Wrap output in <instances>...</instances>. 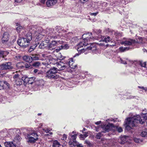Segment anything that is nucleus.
I'll return each mask as SVG.
<instances>
[{"instance_id": "29", "label": "nucleus", "mask_w": 147, "mask_h": 147, "mask_svg": "<svg viewBox=\"0 0 147 147\" xmlns=\"http://www.w3.org/2000/svg\"><path fill=\"white\" fill-rule=\"evenodd\" d=\"M130 48L129 47H121L119 48V50L120 51L123 52L126 51L128 50Z\"/></svg>"}, {"instance_id": "40", "label": "nucleus", "mask_w": 147, "mask_h": 147, "mask_svg": "<svg viewBox=\"0 0 147 147\" xmlns=\"http://www.w3.org/2000/svg\"><path fill=\"white\" fill-rule=\"evenodd\" d=\"M147 135V132L145 131H142L141 134V135L143 137H145Z\"/></svg>"}, {"instance_id": "9", "label": "nucleus", "mask_w": 147, "mask_h": 147, "mask_svg": "<svg viewBox=\"0 0 147 147\" xmlns=\"http://www.w3.org/2000/svg\"><path fill=\"white\" fill-rule=\"evenodd\" d=\"M138 42L135 40L132 39H129L125 41H121V45H124L125 46H129L135 44Z\"/></svg>"}, {"instance_id": "42", "label": "nucleus", "mask_w": 147, "mask_h": 147, "mask_svg": "<svg viewBox=\"0 0 147 147\" xmlns=\"http://www.w3.org/2000/svg\"><path fill=\"white\" fill-rule=\"evenodd\" d=\"M142 116L145 120H147V113L143 114L142 115Z\"/></svg>"}, {"instance_id": "45", "label": "nucleus", "mask_w": 147, "mask_h": 147, "mask_svg": "<svg viewBox=\"0 0 147 147\" xmlns=\"http://www.w3.org/2000/svg\"><path fill=\"white\" fill-rule=\"evenodd\" d=\"M75 145H73V146H76L77 147H83V146L81 144H79L78 142H76V144H75Z\"/></svg>"}, {"instance_id": "1", "label": "nucleus", "mask_w": 147, "mask_h": 147, "mask_svg": "<svg viewBox=\"0 0 147 147\" xmlns=\"http://www.w3.org/2000/svg\"><path fill=\"white\" fill-rule=\"evenodd\" d=\"M144 122L142 119H140V117L139 115L134 116L133 117H129L127 119L126 121V128L130 129L131 127L136 126L137 125V123H140L142 124Z\"/></svg>"}, {"instance_id": "14", "label": "nucleus", "mask_w": 147, "mask_h": 147, "mask_svg": "<svg viewBox=\"0 0 147 147\" xmlns=\"http://www.w3.org/2000/svg\"><path fill=\"white\" fill-rule=\"evenodd\" d=\"M99 37L101 38L99 40L100 41L105 42L106 43L110 42L111 41L110 37L109 36H107L106 37L100 35Z\"/></svg>"}, {"instance_id": "11", "label": "nucleus", "mask_w": 147, "mask_h": 147, "mask_svg": "<svg viewBox=\"0 0 147 147\" xmlns=\"http://www.w3.org/2000/svg\"><path fill=\"white\" fill-rule=\"evenodd\" d=\"M76 135L74 134L71 136V138H69V143L70 145H75L77 142L76 141Z\"/></svg>"}, {"instance_id": "28", "label": "nucleus", "mask_w": 147, "mask_h": 147, "mask_svg": "<svg viewBox=\"0 0 147 147\" xmlns=\"http://www.w3.org/2000/svg\"><path fill=\"white\" fill-rule=\"evenodd\" d=\"M60 144L57 140H55L53 142V147H59Z\"/></svg>"}, {"instance_id": "21", "label": "nucleus", "mask_w": 147, "mask_h": 147, "mask_svg": "<svg viewBox=\"0 0 147 147\" xmlns=\"http://www.w3.org/2000/svg\"><path fill=\"white\" fill-rule=\"evenodd\" d=\"M38 30H40V31L38 33L37 32V37L38 36V38H37L38 40H40L41 38H42L43 36V34H40L42 33V28L40 27H39V28H38Z\"/></svg>"}, {"instance_id": "39", "label": "nucleus", "mask_w": 147, "mask_h": 147, "mask_svg": "<svg viewBox=\"0 0 147 147\" xmlns=\"http://www.w3.org/2000/svg\"><path fill=\"white\" fill-rule=\"evenodd\" d=\"M44 64V63L43 62H40L39 61H37V67H40V68L42 67L43 68V67L42 66Z\"/></svg>"}, {"instance_id": "53", "label": "nucleus", "mask_w": 147, "mask_h": 147, "mask_svg": "<svg viewBox=\"0 0 147 147\" xmlns=\"http://www.w3.org/2000/svg\"><path fill=\"white\" fill-rule=\"evenodd\" d=\"M140 41H139V43L140 44H143L144 43L142 42V39L141 38H140Z\"/></svg>"}, {"instance_id": "55", "label": "nucleus", "mask_w": 147, "mask_h": 147, "mask_svg": "<svg viewBox=\"0 0 147 147\" xmlns=\"http://www.w3.org/2000/svg\"><path fill=\"white\" fill-rule=\"evenodd\" d=\"M101 123V121H97V122H95V123L96 125H98V124H100Z\"/></svg>"}, {"instance_id": "7", "label": "nucleus", "mask_w": 147, "mask_h": 147, "mask_svg": "<svg viewBox=\"0 0 147 147\" xmlns=\"http://www.w3.org/2000/svg\"><path fill=\"white\" fill-rule=\"evenodd\" d=\"M91 35V33H88V34H84L82 36V38L83 39L82 42H83L84 44L86 43L85 42L86 41H90L94 39L93 37H90L89 36Z\"/></svg>"}, {"instance_id": "61", "label": "nucleus", "mask_w": 147, "mask_h": 147, "mask_svg": "<svg viewBox=\"0 0 147 147\" xmlns=\"http://www.w3.org/2000/svg\"><path fill=\"white\" fill-rule=\"evenodd\" d=\"M144 90L145 91H147V88L146 87H144Z\"/></svg>"}, {"instance_id": "37", "label": "nucleus", "mask_w": 147, "mask_h": 147, "mask_svg": "<svg viewBox=\"0 0 147 147\" xmlns=\"http://www.w3.org/2000/svg\"><path fill=\"white\" fill-rule=\"evenodd\" d=\"M102 136V134L101 132H99L98 133H97L96 134V138L98 139H100V138Z\"/></svg>"}, {"instance_id": "52", "label": "nucleus", "mask_w": 147, "mask_h": 147, "mask_svg": "<svg viewBox=\"0 0 147 147\" xmlns=\"http://www.w3.org/2000/svg\"><path fill=\"white\" fill-rule=\"evenodd\" d=\"M80 2L82 3H84L88 1V0H80Z\"/></svg>"}, {"instance_id": "34", "label": "nucleus", "mask_w": 147, "mask_h": 147, "mask_svg": "<svg viewBox=\"0 0 147 147\" xmlns=\"http://www.w3.org/2000/svg\"><path fill=\"white\" fill-rule=\"evenodd\" d=\"M20 73H18L17 72H16L15 74L13 76V78L14 79H16L18 78H19L20 77Z\"/></svg>"}, {"instance_id": "27", "label": "nucleus", "mask_w": 147, "mask_h": 147, "mask_svg": "<svg viewBox=\"0 0 147 147\" xmlns=\"http://www.w3.org/2000/svg\"><path fill=\"white\" fill-rule=\"evenodd\" d=\"M126 137V136H124L120 138V141L119 142L121 144H123L125 142Z\"/></svg>"}, {"instance_id": "13", "label": "nucleus", "mask_w": 147, "mask_h": 147, "mask_svg": "<svg viewBox=\"0 0 147 147\" xmlns=\"http://www.w3.org/2000/svg\"><path fill=\"white\" fill-rule=\"evenodd\" d=\"M57 1V0H48L46 2V5L48 7H51L55 5Z\"/></svg>"}, {"instance_id": "5", "label": "nucleus", "mask_w": 147, "mask_h": 147, "mask_svg": "<svg viewBox=\"0 0 147 147\" xmlns=\"http://www.w3.org/2000/svg\"><path fill=\"white\" fill-rule=\"evenodd\" d=\"M13 69L11 62H6L0 64V69L2 70H10Z\"/></svg>"}, {"instance_id": "17", "label": "nucleus", "mask_w": 147, "mask_h": 147, "mask_svg": "<svg viewBox=\"0 0 147 147\" xmlns=\"http://www.w3.org/2000/svg\"><path fill=\"white\" fill-rule=\"evenodd\" d=\"M37 66V62H36L33 64L32 65L30 63H26L25 64V67L26 68L30 69L32 68V66L35 67Z\"/></svg>"}, {"instance_id": "50", "label": "nucleus", "mask_w": 147, "mask_h": 147, "mask_svg": "<svg viewBox=\"0 0 147 147\" xmlns=\"http://www.w3.org/2000/svg\"><path fill=\"white\" fill-rule=\"evenodd\" d=\"M42 129L46 133H48L50 131L49 129L47 128L43 129Z\"/></svg>"}, {"instance_id": "57", "label": "nucleus", "mask_w": 147, "mask_h": 147, "mask_svg": "<svg viewBox=\"0 0 147 147\" xmlns=\"http://www.w3.org/2000/svg\"><path fill=\"white\" fill-rule=\"evenodd\" d=\"M46 0H40V2L44 4L45 3Z\"/></svg>"}, {"instance_id": "18", "label": "nucleus", "mask_w": 147, "mask_h": 147, "mask_svg": "<svg viewBox=\"0 0 147 147\" xmlns=\"http://www.w3.org/2000/svg\"><path fill=\"white\" fill-rule=\"evenodd\" d=\"M44 82L43 80H40L37 81V88L38 87H39V90H40V88H42L43 86L44 85Z\"/></svg>"}, {"instance_id": "4", "label": "nucleus", "mask_w": 147, "mask_h": 147, "mask_svg": "<svg viewBox=\"0 0 147 147\" xmlns=\"http://www.w3.org/2000/svg\"><path fill=\"white\" fill-rule=\"evenodd\" d=\"M57 69V68L54 67L50 69L47 72L46 77L50 79H56L59 78V76L56 74Z\"/></svg>"}, {"instance_id": "3", "label": "nucleus", "mask_w": 147, "mask_h": 147, "mask_svg": "<svg viewBox=\"0 0 147 147\" xmlns=\"http://www.w3.org/2000/svg\"><path fill=\"white\" fill-rule=\"evenodd\" d=\"M88 44V43L84 44L83 42H80L78 45V51H81L82 52H83L85 51L89 52L90 51H94L96 50V47L95 45H91L90 46L86 48H84L83 47H85Z\"/></svg>"}, {"instance_id": "47", "label": "nucleus", "mask_w": 147, "mask_h": 147, "mask_svg": "<svg viewBox=\"0 0 147 147\" xmlns=\"http://www.w3.org/2000/svg\"><path fill=\"white\" fill-rule=\"evenodd\" d=\"M101 129V126L98 127H95V130L97 131H99Z\"/></svg>"}, {"instance_id": "51", "label": "nucleus", "mask_w": 147, "mask_h": 147, "mask_svg": "<svg viewBox=\"0 0 147 147\" xmlns=\"http://www.w3.org/2000/svg\"><path fill=\"white\" fill-rule=\"evenodd\" d=\"M85 143L86 144L88 145H90V144H91L90 143V142L88 140H86L85 141Z\"/></svg>"}, {"instance_id": "44", "label": "nucleus", "mask_w": 147, "mask_h": 147, "mask_svg": "<svg viewBox=\"0 0 147 147\" xmlns=\"http://www.w3.org/2000/svg\"><path fill=\"white\" fill-rule=\"evenodd\" d=\"M116 129H117V131L119 132H121L123 131L122 129V128H121V127H116Z\"/></svg>"}, {"instance_id": "59", "label": "nucleus", "mask_w": 147, "mask_h": 147, "mask_svg": "<svg viewBox=\"0 0 147 147\" xmlns=\"http://www.w3.org/2000/svg\"><path fill=\"white\" fill-rule=\"evenodd\" d=\"M16 137H17V139L18 140H20V137L19 136H17L16 138Z\"/></svg>"}, {"instance_id": "46", "label": "nucleus", "mask_w": 147, "mask_h": 147, "mask_svg": "<svg viewBox=\"0 0 147 147\" xmlns=\"http://www.w3.org/2000/svg\"><path fill=\"white\" fill-rule=\"evenodd\" d=\"M2 82H3V86L5 85L7 86V87L9 86V84L7 82L3 81Z\"/></svg>"}, {"instance_id": "48", "label": "nucleus", "mask_w": 147, "mask_h": 147, "mask_svg": "<svg viewBox=\"0 0 147 147\" xmlns=\"http://www.w3.org/2000/svg\"><path fill=\"white\" fill-rule=\"evenodd\" d=\"M113 32H114L115 35L116 36H119L121 35V34H120V33L117 31V32L113 31Z\"/></svg>"}, {"instance_id": "6", "label": "nucleus", "mask_w": 147, "mask_h": 147, "mask_svg": "<svg viewBox=\"0 0 147 147\" xmlns=\"http://www.w3.org/2000/svg\"><path fill=\"white\" fill-rule=\"evenodd\" d=\"M37 134L34 132H31L28 135L27 142L30 143H34L37 140Z\"/></svg>"}, {"instance_id": "64", "label": "nucleus", "mask_w": 147, "mask_h": 147, "mask_svg": "<svg viewBox=\"0 0 147 147\" xmlns=\"http://www.w3.org/2000/svg\"><path fill=\"white\" fill-rule=\"evenodd\" d=\"M34 72L35 73H36L37 72V69H35L34 70Z\"/></svg>"}, {"instance_id": "38", "label": "nucleus", "mask_w": 147, "mask_h": 147, "mask_svg": "<svg viewBox=\"0 0 147 147\" xmlns=\"http://www.w3.org/2000/svg\"><path fill=\"white\" fill-rule=\"evenodd\" d=\"M32 56L31 57V61L32 60H37V55L36 54L32 55Z\"/></svg>"}, {"instance_id": "20", "label": "nucleus", "mask_w": 147, "mask_h": 147, "mask_svg": "<svg viewBox=\"0 0 147 147\" xmlns=\"http://www.w3.org/2000/svg\"><path fill=\"white\" fill-rule=\"evenodd\" d=\"M23 59L26 62H31V57L28 56H24L23 57Z\"/></svg>"}, {"instance_id": "63", "label": "nucleus", "mask_w": 147, "mask_h": 147, "mask_svg": "<svg viewBox=\"0 0 147 147\" xmlns=\"http://www.w3.org/2000/svg\"><path fill=\"white\" fill-rule=\"evenodd\" d=\"M92 15H94V16H95L96 15V13H93L92 14Z\"/></svg>"}, {"instance_id": "12", "label": "nucleus", "mask_w": 147, "mask_h": 147, "mask_svg": "<svg viewBox=\"0 0 147 147\" xmlns=\"http://www.w3.org/2000/svg\"><path fill=\"white\" fill-rule=\"evenodd\" d=\"M57 44V43L56 41L55 40L53 41L48 47L49 49L51 51L54 50Z\"/></svg>"}, {"instance_id": "31", "label": "nucleus", "mask_w": 147, "mask_h": 147, "mask_svg": "<svg viewBox=\"0 0 147 147\" xmlns=\"http://www.w3.org/2000/svg\"><path fill=\"white\" fill-rule=\"evenodd\" d=\"M139 65H140L141 67H146V64L145 62H143L142 61H137Z\"/></svg>"}, {"instance_id": "22", "label": "nucleus", "mask_w": 147, "mask_h": 147, "mask_svg": "<svg viewBox=\"0 0 147 147\" xmlns=\"http://www.w3.org/2000/svg\"><path fill=\"white\" fill-rule=\"evenodd\" d=\"M69 65V66L72 69H74L76 68V65H73L74 64L73 61V59H71L68 62Z\"/></svg>"}, {"instance_id": "16", "label": "nucleus", "mask_w": 147, "mask_h": 147, "mask_svg": "<svg viewBox=\"0 0 147 147\" xmlns=\"http://www.w3.org/2000/svg\"><path fill=\"white\" fill-rule=\"evenodd\" d=\"M6 147H16V146L12 142H7L4 143Z\"/></svg>"}, {"instance_id": "36", "label": "nucleus", "mask_w": 147, "mask_h": 147, "mask_svg": "<svg viewBox=\"0 0 147 147\" xmlns=\"http://www.w3.org/2000/svg\"><path fill=\"white\" fill-rule=\"evenodd\" d=\"M37 46V45L36 44H35V46H31L30 49L28 50V51L29 52H31L32 51L34 50L36 47Z\"/></svg>"}, {"instance_id": "60", "label": "nucleus", "mask_w": 147, "mask_h": 147, "mask_svg": "<svg viewBox=\"0 0 147 147\" xmlns=\"http://www.w3.org/2000/svg\"><path fill=\"white\" fill-rule=\"evenodd\" d=\"M41 72H40V73H38V74L39 75L40 74H43L42 73L44 72V70H42Z\"/></svg>"}, {"instance_id": "32", "label": "nucleus", "mask_w": 147, "mask_h": 147, "mask_svg": "<svg viewBox=\"0 0 147 147\" xmlns=\"http://www.w3.org/2000/svg\"><path fill=\"white\" fill-rule=\"evenodd\" d=\"M35 79V78L34 77H32L29 78V80H28V84H32L34 82V80Z\"/></svg>"}, {"instance_id": "30", "label": "nucleus", "mask_w": 147, "mask_h": 147, "mask_svg": "<svg viewBox=\"0 0 147 147\" xmlns=\"http://www.w3.org/2000/svg\"><path fill=\"white\" fill-rule=\"evenodd\" d=\"M16 26H17L16 27V30L18 32H20V30L23 28V27L20 26L19 23H16Z\"/></svg>"}, {"instance_id": "2", "label": "nucleus", "mask_w": 147, "mask_h": 147, "mask_svg": "<svg viewBox=\"0 0 147 147\" xmlns=\"http://www.w3.org/2000/svg\"><path fill=\"white\" fill-rule=\"evenodd\" d=\"M32 39V34L30 33L27 34L25 38H20L17 41L18 44L23 48H26L29 45L30 41Z\"/></svg>"}, {"instance_id": "23", "label": "nucleus", "mask_w": 147, "mask_h": 147, "mask_svg": "<svg viewBox=\"0 0 147 147\" xmlns=\"http://www.w3.org/2000/svg\"><path fill=\"white\" fill-rule=\"evenodd\" d=\"M69 48L68 45L67 44L62 45L61 46V48L59 49H57L56 50L57 51H58L60 50L61 49H67Z\"/></svg>"}, {"instance_id": "24", "label": "nucleus", "mask_w": 147, "mask_h": 147, "mask_svg": "<svg viewBox=\"0 0 147 147\" xmlns=\"http://www.w3.org/2000/svg\"><path fill=\"white\" fill-rule=\"evenodd\" d=\"M57 67L60 69H63V68H65V65H63V63L61 62L60 63H56Z\"/></svg>"}, {"instance_id": "41", "label": "nucleus", "mask_w": 147, "mask_h": 147, "mask_svg": "<svg viewBox=\"0 0 147 147\" xmlns=\"http://www.w3.org/2000/svg\"><path fill=\"white\" fill-rule=\"evenodd\" d=\"M4 88L3 82L1 81L0 80V90L3 89Z\"/></svg>"}, {"instance_id": "26", "label": "nucleus", "mask_w": 147, "mask_h": 147, "mask_svg": "<svg viewBox=\"0 0 147 147\" xmlns=\"http://www.w3.org/2000/svg\"><path fill=\"white\" fill-rule=\"evenodd\" d=\"M126 60L127 61L124 60L122 59L121 58L120 59V60L121 61V63L124 64H126L129 62H130L131 63H133V61H130L127 59H126Z\"/></svg>"}, {"instance_id": "35", "label": "nucleus", "mask_w": 147, "mask_h": 147, "mask_svg": "<svg viewBox=\"0 0 147 147\" xmlns=\"http://www.w3.org/2000/svg\"><path fill=\"white\" fill-rule=\"evenodd\" d=\"M80 138H81V139L84 140L85 138L88 136L87 133H86L85 134L83 135L80 134Z\"/></svg>"}, {"instance_id": "49", "label": "nucleus", "mask_w": 147, "mask_h": 147, "mask_svg": "<svg viewBox=\"0 0 147 147\" xmlns=\"http://www.w3.org/2000/svg\"><path fill=\"white\" fill-rule=\"evenodd\" d=\"M101 31L100 30H98L97 31V32H96L97 34H98V37L100 38H101L99 37V36H100V34H101Z\"/></svg>"}, {"instance_id": "19", "label": "nucleus", "mask_w": 147, "mask_h": 147, "mask_svg": "<svg viewBox=\"0 0 147 147\" xmlns=\"http://www.w3.org/2000/svg\"><path fill=\"white\" fill-rule=\"evenodd\" d=\"M29 79V78H28L27 76H25L22 77V80L23 81L24 83V85L28 84Z\"/></svg>"}, {"instance_id": "33", "label": "nucleus", "mask_w": 147, "mask_h": 147, "mask_svg": "<svg viewBox=\"0 0 147 147\" xmlns=\"http://www.w3.org/2000/svg\"><path fill=\"white\" fill-rule=\"evenodd\" d=\"M1 134L3 137H5L7 136V132L6 130H4L1 131Z\"/></svg>"}, {"instance_id": "25", "label": "nucleus", "mask_w": 147, "mask_h": 147, "mask_svg": "<svg viewBox=\"0 0 147 147\" xmlns=\"http://www.w3.org/2000/svg\"><path fill=\"white\" fill-rule=\"evenodd\" d=\"M14 80L15 81L16 84L17 85H20L22 84V79H21V78L16 79H15Z\"/></svg>"}, {"instance_id": "8", "label": "nucleus", "mask_w": 147, "mask_h": 147, "mask_svg": "<svg viewBox=\"0 0 147 147\" xmlns=\"http://www.w3.org/2000/svg\"><path fill=\"white\" fill-rule=\"evenodd\" d=\"M10 36L9 33L5 32L3 34L1 39L2 43L3 44H6L9 41Z\"/></svg>"}, {"instance_id": "62", "label": "nucleus", "mask_w": 147, "mask_h": 147, "mask_svg": "<svg viewBox=\"0 0 147 147\" xmlns=\"http://www.w3.org/2000/svg\"><path fill=\"white\" fill-rule=\"evenodd\" d=\"M134 141L136 142H137L138 141V140L137 138H135L134 139Z\"/></svg>"}, {"instance_id": "54", "label": "nucleus", "mask_w": 147, "mask_h": 147, "mask_svg": "<svg viewBox=\"0 0 147 147\" xmlns=\"http://www.w3.org/2000/svg\"><path fill=\"white\" fill-rule=\"evenodd\" d=\"M3 52H1L0 53V57H2L3 58Z\"/></svg>"}, {"instance_id": "10", "label": "nucleus", "mask_w": 147, "mask_h": 147, "mask_svg": "<svg viewBox=\"0 0 147 147\" xmlns=\"http://www.w3.org/2000/svg\"><path fill=\"white\" fill-rule=\"evenodd\" d=\"M113 125V124H110L106 125H102V132L103 133H106L109 132L111 130Z\"/></svg>"}, {"instance_id": "58", "label": "nucleus", "mask_w": 147, "mask_h": 147, "mask_svg": "<svg viewBox=\"0 0 147 147\" xmlns=\"http://www.w3.org/2000/svg\"><path fill=\"white\" fill-rule=\"evenodd\" d=\"M138 87L144 90V87L143 86H138Z\"/></svg>"}, {"instance_id": "56", "label": "nucleus", "mask_w": 147, "mask_h": 147, "mask_svg": "<svg viewBox=\"0 0 147 147\" xmlns=\"http://www.w3.org/2000/svg\"><path fill=\"white\" fill-rule=\"evenodd\" d=\"M22 1V0H15V1L17 3L21 2Z\"/></svg>"}, {"instance_id": "43", "label": "nucleus", "mask_w": 147, "mask_h": 147, "mask_svg": "<svg viewBox=\"0 0 147 147\" xmlns=\"http://www.w3.org/2000/svg\"><path fill=\"white\" fill-rule=\"evenodd\" d=\"M45 47L44 44L43 43H41L39 46V48L40 49H44Z\"/></svg>"}, {"instance_id": "15", "label": "nucleus", "mask_w": 147, "mask_h": 147, "mask_svg": "<svg viewBox=\"0 0 147 147\" xmlns=\"http://www.w3.org/2000/svg\"><path fill=\"white\" fill-rule=\"evenodd\" d=\"M46 60L47 63H45L44 65H47L51 63V61H53L54 60V59L52 57L51 55L48 56L46 57Z\"/></svg>"}]
</instances>
